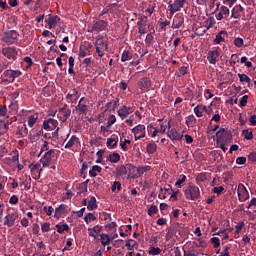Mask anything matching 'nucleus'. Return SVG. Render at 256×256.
Wrapping results in <instances>:
<instances>
[{"mask_svg": "<svg viewBox=\"0 0 256 256\" xmlns=\"http://www.w3.org/2000/svg\"><path fill=\"white\" fill-rule=\"evenodd\" d=\"M95 49H96V53L100 57H104L105 53H107L109 46L107 44V41H105V38H103V36H98V38L96 39Z\"/></svg>", "mask_w": 256, "mask_h": 256, "instance_id": "nucleus-1", "label": "nucleus"}, {"mask_svg": "<svg viewBox=\"0 0 256 256\" xmlns=\"http://www.w3.org/2000/svg\"><path fill=\"white\" fill-rule=\"evenodd\" d=\"M186 199H189L190 201H195L201 197V190H199V187L195 185H189L187 189L184 191Z\"/></svg>", "mask_w": 256, "mask_h": 256, "instance_id": "nucleus-2", "label": "nucleus"}, {"mask_svg": "<svg viewBox=\"0 0 256 256\" xmlns=\"http://www.w3.org/2000/svg\"><path fill=\"white\" fill-rule=\"evenodd\" d=\"M19 219V214L13 210H8L4 220H3V225L5 227H14L15 226V221Z\"/></svg>", "mask_w": 256, "mask_h": 256, "instance_id": "nucleus-3", "label": "nucleus"}, {"mask_svg": "<svg viewBox=\"0 0 256 256\" xmlns=\"http://www.w3.org/2000/svg\"><path fill=\"white\" fill-rule=\"evenodd\" d=\"M131 132L134 135L135 141H139V139L145 138V135H146L145 125L138 124L137 126L132 128Z\"/></svg>", "mask_w": 256, "mask_h": 256, "instance_id": "nucleus-4", "label": "nucleus"}, {"mask_svg": "<svg viewBox=\"0 0 256 256\" xmlns=\"http://www.w3.org/2000/svg\"><path fill=\"white\" fill-rule=\"evenodd\" d=\"M237 195L241 203H245L249 199V191L244 184H238Z\"/></svg>", "mask_w": 256, "mask_h": 256, "instance_id": "nucleus-5", "label": "nucleus"}, {"mask_svg": "<svg viewBox=\"0 0 256 256\" xmlns=\"http://www.w3.org/2000/svg\"><path fill=\"white\" fill-rule=\"evenodd\" d=\"M53 157H55V150L50 149L45 152L44 156L40 159L42 167H49L51 165V161H53Z\"/></svg>", "mask_w": 256, "mask_h": 256, "instance_id": "nucleus-6", "label": "nucleus"}, {"mask_svg": "<svg viewBox=\"0 0 256 256\" xmlns=\"http://www.w3.org/2000/svg\"><path fill=\"white\" fill-rule=\"evenodd\" d=\"M187 0H174L172 4L169 5L170 7V15H175L178 11H181L183 7H185V3Z\"/></svg>", "mask_w": 256, "mask_h": 256, "instance_id": "nucleus-7", "label": "nucleus"}, {"mask_svg": "<svg viewBox=\"0 0 256 256\" xmlns=\"http://www.w3.org/2000/svg\"><path fill=\"white\" fill-rule=\"evenodd\" d=\"M168 129L167 137H169L171 141H181V139H183V134L177 132L175 128L171 129V122H168Z\"/></svg>", "mask_w": 256, "mask_h": 256, "instance_id": "nucleus-8", "label": "nucleus"}, {"mask_svg": "<svg viewBox=\"0 0 256 256\" xmlns=\"http://www.w3.org/2000/svg\"><path fill=\"white\" fill-rule=\"evenodd\" d=\"M2 54L4 57H6V59L15 61V59H17L18 52L15 47H6L2 49Z\"/></svg>", "mask_w": 256, "mask_h": 256, "instance_id": "nucleus-9", "label": "nucleus"}, {"mask_svg": "<svg viewBox=\"0 0 256 256\" xmlns=\"http://www.w3.org/2000/svg\"><path fill=\"white\" fill-rule=\"evenodd\" d=\"M137 25L139 35H145L147 33V16H140Z\"/></svg>", "mask_w": 256, "mask_h": 256, "instance_id": "nucleus-10", "label": "nucleus"}, {"mask_svg": "<svg viewBox=\"0 0 256 256\" xmlns=\"http://www.w3.org/2000/svg\"><path fill=\"white\" fill-rule=\"evenodd\" d=\"M77 109L79 113H82V115H87V110L89 109V100L82 97L78 102Z\"/></svg>", "mask_w": 256, "mask_h": 256, "instance_id": "nucleus-11", "label": "nucleus"}, {"mask_svg": "<svg viewBox=\"0 0 256 256\" xmlns=\"http://www.w3.org/2000/svg\"><path fill=\"white\" fill-rule=\"evenodd\" d=\"M58 125L59 122L53 118H49L43 122V128L45 131H53L54 129H57Z\"/></svg>", "mask_w": 256, "mask_h": 256, "instance_id": "nucleus-12", "label": "nucleus"}, {"mask_svg": "<svg viewBox=\"0 0 256 256\" xmlns=\"http://www.w3.org/2000/svg\"><path fill=\"white\" fill-rule=\"evenodd\" d=\"M17 37H19V34L17 33V31L12 30L6 33L4 37V41L7 43V45H13V43L17 41Z\"/></svg>", "mask_w": 256, "mask_h": 256, "instance_id": "nucleus-13", "label": "nucleus"}, {"mask_svg": "<svg viewBox=\"0 0 256 256\" xmlns=\"http://www.w3.org/2000/svg\"><path fill=\"white\" fill-rule=\"evenodd\" d=\"M45 23H47L49 29H55V27L61 23V18L59 16L49 15V17L45 20Z\"/></svg>", "mask_w": 256, "mask_h": 256, "instance_id": "nucleus-14", "label": "nucleus"}, {"mask_svg": "<svg viewBox=\"0 0 256 256\" xmlns=\"http://www.w3.org/2000/svg\"><path fill=\"white\" fill-rule=\"evenodd\" d=\"M103 231V226L101 225H95L93 227L88 228V235L89 237H93V239H97L99 237V234Z\"/></svg>", "mask_w": 256, "mask_h": 256, "instance_id": "nucleus-15", "label": "nucleus"}, {"mask_svg": "<svg viewBox=\"0 0 256 256\" xmlns=\"http://www.w3.org/2000/svg\"><path fill=\"white\" fill-rule=\"evenodd\" d=\"M3 75L7 79H11L12 81H15V79H17V77H21L22 72H21V70H6V71H4Z\"/></svg>", "mask_w": 256, "mask_h": 256, "instance_id": "nucleus-16", "label": "nucleus"}, {"mask_svg": "<svg viewBox=\"0 0 256 256\" xmlns=\"http://www.w3.org/2000/svg\"><path fill=\"white\" fill-rule=\"evenodd\" d=\"M63 215H67V205L60 204L57 208H55L54 218L61 219Z\"/></svg>", "mask_w": 256, "mask_h": 256, "instance_id": "nucleus-17", "label": "nucleus"}, {"mask_svg": "<svg viewBox=\"0 0 256 256\" xmlns=\"http://www.w3.org/2000/svg\"><path fill=\"white\" fill-rule=\"evenodd\" d=\"M219 55L220 53L218 49L208 52L207 59L210 65H216L217 59H219Z\"/></svg>", "mask_w": 256, "mask_h": 256, "instance_id": "nucleus-18", "label": "nucleus"}, {"mask_svg": "<svg viewBox=\"0 0 256 256\" xmlns=\"http://www.w3.org/2000/svg\"><path fill=\"white\" fill-rule=\"evenodd\" d=\"M183 23H185V18L179 14L175 15L172 22V29H180Z\"/></svg>", "mask_w": 256, "mask_h": 256, "instance_id": "nucleus-19", "label": "nucleus"}, {"mask_svg": "<svg viewBox=\"0 0 256 256\" xmlns=\"http://www.w3.org/2000/svg\"><path fill=\"white\" fill-rule=\"evenodd\" d=\"M131 113H133V111H131V107L122 106L118 109V115L122 120L127 119Z\"/></svg>", "mask_w": 256, "mask_h": 256, "instance_id": "nucleus-20", "label": "nucleus"}, {"mask_svg": "<svg viewBox=\"0 0 256 256\" xmlns=\"http://www.w3.org/2000/svg\"><path fill=\"white\" fill-rule=\"evenodd\" d=\"M66 99L68 103H77V99H79V92H77V89L70 90V93L66 95Z\"/></svg>", "mask_w": 256, "mask_h": 256, "instance_id": "nucleus-21", "label": "nucleus"}, {"mask_svg": "<svg viewBox=\"0 0 256 256\" xmlns=\"http://www.w3.org/2000/svg\"><path fill=\"white\" fill-rule=\"evenodd\" d=\"M229 15V9L227 6H221L219 13L216 14L217 21H223Z\"/></svg>", "mask_w": 256, "mask_h": 256, "instance_id": "nucleus-22", "label": "nucleus"}, {"mask_svg": "<svg viewBox=\"0 0 256 256\" xmlns=\"http://www.w3.org/2000/svg\"><path fill=\"white\" fill-rule=\"evenodd\" d=\"M117 143H119V137L107 138L106 146L108 149H116Z\"/></svg>", "mask_w": 256, "mask_h": 256, "instance_id": "nucleus-23", "label": "nucleus"}, {"mask_svg": "<svg viewBox=\"0 0 256 256\" xmlns=\"http://www.w3.org/2000/svg\"><path fill=\"white\" fill-rule=\"evenodd\" d=\"M245 9L243 8V6L241 5H236L233 9H232V15L231 17H233V19H239V17H241V14L243 13Z\"/></svg>", "mask_w": 256, "mask_h": 256, "instance_id": "nucleus-24", "label": "nucleus"}, {"mask_svg": "<svg viewBox=\"0 0 256 256\" xmlns=\"http://www.w3.org/2000/svg\"><path fill=\"white\" fill-rule=\"evenodd\" d=\"M79 143V138H77L75 135H72L70 139L65 144V149H71L72 147H75Z\"/></svg>", "mask_w": 256, "mask_h": 256, "instance_id": "nucleus-25", "label": "nucleus"}, {"mask_svg": "<svg viewBox=\"0 0 256 256\" xmlns=\"http://www.w3.org/2000/svg\"><path fill=\"white\" fill-rule=\"evenodd\" d=\"M207 111V106L199 104L194 108V114L196 117H203V113Z\"/></svg>", "mask_w": 256, "mask_h": 256, "instance_id": "nucleus-26", "label": "nucleus"}, {"mask_svg": "<svg viewBox=\"0 0 256 256\" xmlns=\"http://www.w3.org/2000/svg\"><path fill=\"white\" fill-rule=\"evenodd\" d=\"M225 36H227V32L225 31H220L215 39H214V43H216V45H219L220 43H225Z\"/></svg>", "mask_w": 256, "mask_h": 256, "instance_id": "nucleus-27", "label": "nucleus"}, {"mask_svg": "<svg viewBox=\"0 0 256 256\" xmlns=\"http://www.w3.org/2000/svg\"><path fill=\"white\" fill-rule=\"evenodd\" d=\"M28 133L29 130L26 125L18 126L16 130V135H19L20 137H27Z\"/></svg>", "mask_w": 256, "mask_h": 256, "instance_id": "nucleus-28", "label": "nucleus"}, {"mask_svg": "<svg viewBox=\"0 0 256 256\" xmlns=\"http://www.w3.org/2000/svg\"><path fill=\"white\" fill-rule=\"evenodd\" d=\"M71 115V110H65V109H60L59 113H58V117H60V119L62 121H67V119H69Z\"/></svg>", "mask_w": 256, "mask_h": 256, "instance_id": "nucleus-29", "label": "nucleus"}, {"mask_svg": "<svg viewBox=\"0 0 256 256\" xmlns=\"http://www.w3.org/2000/svg\"><path fill=\"white\" fill-rule=\"evenodd\" d=\"M29 169L31 173H35V171H38V177H41V173L43 172V168H41V163L30 164Z\"/></svg>", "mask_w": 256, "mask_h": 256, "instance_id": "nucleus-30", "label": "nucleus"}, {"mask_svg": "<svg viewBox=\"0 0 256 256\" xmlns=\"http://www.w3.org/2000/svg\"><path fill=\"white\" fill-rule=\"evenodd\" d=\"M100 241H101V244L103 245V247H105V246L109 245V243H111V241H113V240L111 239L109 234L102 233L100 235Z\"/></svg>", "mask_w": 256, "mask_h": 256, "instance_id": "nucleus-31", "label": "nucleus"}, {"mask_svg": "<svg viewBox=\"0 0 256 256\" xmlns=\"http://www.w3.org/2000/svg\"><path fill=\"white\" fill-rule=\"evenodd\" d=\"M88 211H95L97 209V199L95 197H91L87 204Z\"/></svg>", "mask_w": 256, "mask_h": 256, "instance_id": "nucleus-32", "label": "nucleus"}, {"mask_svg": "<svg viewBox=\"0 0 256 256\" xmlns=\"http://www.w3.org/2000/svg\"><path fill=\"white\" fill-rule=\"evenodd\" d=\"M108 161H110V163H119V161H121V155L117 152L111 153L108 156Z\"/></svg>", "mask_w": 256, "mask_h": 256, "instance_id": "nucleus-33", "label": "nucleus"}, {"mask_svg": "<svg viewBox=\"0 0 256 256\" xmlns=\"http://www.w3.org/2000/svg\"><path fill=\"white\" fill-rule=\"evenodd\" d=\"M156 151H157V144H155V142L147 144L146 152L148 153V155H153L154 153H156Z\"/></svg>", "mask_w": 256, "mask_h": 256, "instance_id": "nucleus-34", "label": "nucleus"}, {"mask_svg": "<svg viewBox=\"0 0 256 256\" xmlns=\"http://www.w3.org/2000/svg\"><path fill=\"white\" fill-rule=\"evenodd\" d=\"M139 86L140 88L143 89H149L151 87V80H149V78H143L140 82H139Z\"/></svg>", "mask_w": 256, "mask_h": 256, "instance_id": "nucleus-35", "label": "nucleus"}, {"mask_svg": "<svg viewBox=\"0 0 256 256\" xmlns=\"http://www.w3.org/2000/svg\"><path fill=\"white\" fill-rule=\"evenodd\" d=\"M105 27H107V22L103 20H100L94 24V29H96L97 31H103Z\"/></svg>", "mask_w": 256, "mask_h": 256, "instance_id": "nucleus-36", "label": "nucleus"}, {"mask_svg": "<svg viewBox=\"0 0 256 256\" xmlns=\"http://www.w3.org/2000/svg\"><path fill=\"white\" fill-rule=\"evenodd\" d=\"M167 127H168V125L167 126H165V125H161L160 126V129H157V128H153L154 129V131H153V133H152V137H157V134L158 133H165V131H167Z\"/></svg>", "mask_w": 256, "mask_h": 256, "instance_id": "nucleus-37", "label": "nucleus"}, {"mask_svg": "<svg viewBox=\"0 0 256 256\" xmlns=\"http://www.w3.org/2000/svg\"><path fill=\"white\" fill-rule=\"evenodd\" d=\"M97 173H101V167L98 165H95L89 171V175H90V177H97Z\"/></svg>", "mask_w": 256, "mask_h": 256, "instance_id": "nucleus-38", "label": "nucleus"}, {"mask_svg": "<svg viewBox=\"0 0 256 256\" xmlns=\"http://www.w3.org/2000/svg\"><path fill=\"white\" fill-rule=\"evenodd\" d=\"M135 245H137L135 240L129 239L126 241L125 247L127 248V251H133V249H135Z\"/></svg>", "mask_w": 256, "mask_h": 256, "instance_id": "nucleus-39", "label": "nucleus"}, {"mask_svg": "<svg viewBox=\"0 0 256 256\" xmlns=\"http://www.w3.org/2000/svg\"><path fill=\"white\" fill-rule=\"evenodd\" d=\"M147 171H151V166H142L138 168V173L136 174V177H141L144 173H147Z\"/></svg>", "mask_w": 256, "mask_h": 256, "instance_id": "nucleus-40", "label": "nucleus"}, {"mask_svg": "<svg viewBox=\"0 0 256 256\" xmlns=\"http://www.w3.org/2000/svg\"><path fill=\"white\" fill-rule=\"evenodd\" d=\"M214 25H215V18L208 17L205 20V27H206V29H211V28H213Z\"/></svg>", "mask_w": 256, "mask_h": 256, "instance_id": "nucleus-41", "label": "nucleus"}, {"mask_svg": "<svg viewBox=\"0 0 256 256\" xmlns=\"http://www.w3.org/2000/svg\"><path fill=\"white\" fill-rule=\"evenodd\" d=\"M225 133H227L225 128H221L219 131H217L216 132L217 141H223V138L225 137Z\"/></svg>", "mask_w": 256, "mask_h": 256, "instance_id": "nucleus-42", "label": "nucleus"}, {"mask_svg": "<svg viewBox=\"0 0 256 256\" xmlns=\"http://www.w3.org/2000/svg\"><path fill=\"white\" fill-rule=\"evenodd\" d=\"M132 58H133V56L131 55V53L129 51H124L122 53L121 61H122V63H125V61H131Z\"/></svg>", "mask_w": 256, "mask_h": 256, "instance_id": "nucleus-43", "label": "nucleus"}, {"mask_svg": "<svg viewBox=\"0 0 256 256\" xmlns=\"http://www.w3.org/2000/svg\"><path fill=\"white\" fill-rule=\"evenodd\" d=\"M97 219V217L95 216V214L93 213H88L85 217H84V221L87 225H89V223H91V221H95Z\"/></svg>", "mask_w": 256, "mask_h": 256, "instance_id": "nucleus-44", "label": "nucleus"}, {"mask_svg": "<svg viewBox=\"0 0 256 256\" xmlns=\"http://www.w3.org/2000/svg\"><path fill=\"white\" fill-rule=\"evenodd\" d=\"M155 7H157V4L155 3H150L146 9V13H148L149 17L155 13Z\"/></svg>", "mask_w": 256, "mask_h": 256, "instance_id": "nucleus-45", "label": "nucleus"}, {"mask_svg": "<svg viewBox=\"0 0 256 256\" xmlns=\"http://www.w3.org/2000/svg\"><path fill=\"white\" fill-rule=\"evenodd\" d=\"M39 119V116L33 115L28 117V127H33L35 123H37V120Z\"/></svg>", "mask_w": 256, "mask_h": 256, "instance_id": "nucleus-46", "label": "nucleus"}, {"mask_svg": "<svg viewBox=\"0 0 256 256\" xmlns=\"http://www.w3.org/2000/svg\"><path fill=\"white\" fill-rule=\"evenodd\" d=\"M238 77L241 81V83H251V78H249V76H247V74H238Z\"/></svg>", "mask_w": 256, "mask_h": 256, "instance_id": "nucleus-47", "label": "nucleus"}, {"mask_svg": "<svg viewBox=\"0 0 256 256\" xmlns=\"http://www.w3.org/2000/svg\"><path fill=\"white\" fill-rule=\"evenodd\" d=\"M138 171H139V168L131 167L130 176L132 177V179H139V177H141V176H137V173H139Z\"/></svg>", "mask_w": 256, "mask_h": 256, "instance_id": "nucleus-48", "label": "nucleus"}, {"mask_svg": "<svg viewBox=\"0 0 256 256\" xmlns=\"http://www.w3.org/2000/svg\"><path fill=\"white\" fill-rule=\"evenodd\" d=\"M56 229L58 233H63V231H69V225L63 224V225H56Z\"/></svg>", "mask_w": 256, "mask_h": 256, "instance_id": "nucleus-49", "label": "nucleus"}, {"mask_svg": "<svg viewBox=\"0 0 256 256\" xmlns=\"http://www.w3.org/2000/svg\"><path fill=\"white\" fill-rule=\"evenodd\" d=\"M242 134L245 137V139H247V141H251V139H253V132L252 131L243 130Z\"/></svg>", "mask_w": 256, "mask_h": 256, "instance_id": "nucleus-50", "label": "nucleus"}, {"mask_svg": "<svg viewBox=\"0 0 256 256\" xmlns=\"http://www.w3.org/2000/svg\"><path fill=\"white\" fill-rule=\"evenodd\" d=\"M244 43H245V41L243 40V38L238 37V38L234 39L235 47L241 48V47H243Z\"/></svg>", "mask_w": 256, "mask_h": 256, "instance_id": "nucleus-51", "label": "nucleus"}, {"mask_svg": "<svg viewBox=\"0 0 256 256\" xmlns=\"http://www.w3.org/2000/svg\"><path fill=\"white\" fill-rule=\"evenodd\" d=\"M9 108L11 111H18L19 110V102L17 100H12Z\"/></svg>", "mask_w": 256, "mask_h": 256, "instance_id": "nucleus-52", "label": "nucleus"}, {"mask_svg": "<svg viewBox=\"0 0 256 256\" xmlns=\"http://www.w3.org/2000/svg\"><path fill=\"white\" fill-rule=\"evenodd\" d=\"M116 122H117V118L115 117V115H110L107 119V125H109L110 127L112 125H115Z\"/></svg>", "mask_w": 256, "mask_h": 256, "instance_id": "nucleus-53", "label": "nucleus"}, {"mask_svg": "<svg viewBox=\"0 0 256 256\" xmlns=\"http://www.w3.org/2000/svg\"><path fill=\"white\" fill-rule=\"evenodd\" d=\"M121 191V182L119 181H115L113 183V185L111 186V191L115 192V191Z\"/></svg>", "mask_w": 256, "mask_h": 256, "instance_id": "nucleus-54", "label": "nucleus"}, {"mask_svg": "<svg viewBox=\"0 0 256 256\" xmlns=\"http://www.w3.org/2000/svg\"><path fill=\"white\" fill-rule=\"evenodd\" d=\"M157 211H159V209H157V206L153 205L148 209V215L150 217H153V215H155Z\"/></svg>", "mask_w": 256, "mask_h": 256, "instance_id": "nucleus-55", "label": "nucleus"}, {"mask_svg": "<svg viewBox=\"0 0 256 256\" xmlns=\"http://www.w3.org/2000/svg\"><path fill=\"white\" fill-rule=\"evenodd\" d=\"M197 183H203V181H207V176L203 173H200L196 177Z\"/></svg>", "mask_w": 256, "mask_h": 256, "instance_id": "nucleus-56", "label": "nucleus"}, {"mask_svg": "<svg viewBox=\"0 0 256 256\" xmlns=\"http://www.w3.org/2000/svg\"><path fill=\"white\" fill-rule=\"evenodd\" d=\"M110 129H111V126L108 124L106 126H101L100 133H102L105 136V135H107V133H109Z\"/></svg>", "mask_w": 256, "mask_h": 256, "instance_id": "nucleus-57", "label": "nucleus"}, {"mask_svg": "<svg viewBox=\"0 0 256 256\" xmlns=\"http://www.w3.org/2000/svg\"><path fill=\"white\" fill-rule=\"evenodd\" d=\"M211 243H213L215 249L221 246V241L219 240L218 237L211 238Z\"/></svg>", "mask_w": 256, "mask_h": 256, "instance_id": "nucleus-58", "label": "nucleus"}, {"mask_svg": "<svg viewBox=\"0 0 256 256\" xmlns=\"http://www.w3.org/2000/svg\"><path fill=\"white\" fill-rule=\"evenodd\" d=\"M10 205H17L19 203V197L17 195H12L9 199Z\"/></svg>", "mask_w": 256, "mask_h": 256, "instance_id": "nucleus-59", "label": "nucleus"}, {"mask_svg": "<svg viewBox=\"0 0 256 256\" xmlns=\"http://www.w3.org/2000/svg\"><path fill=\"white\" fill-rule=\"evenodd\" d=\"M115 228H117L116 222H110L105 225V229H107V231H113V229H115Z\"/></svg>", "mask_w": 256, "mask_h": 256, "instance_id": "nucleus-60", "label": "nucleus"}, {"mask_svg": "<svg viewBox=\"0 0 256 256\" xmlns=\"http://www.w3.org/2000/svg\"><path fill=\"white\" fill-rule=\"evenodd\" d=\"M245 226V223L240 222L235 226V235H239V233H241V229H243V227Z\"/></svg>", "mask_w": 256, "mask_h": 256, "instance_id": "nucleus-61", "label": "nucleus"}, {"mask_svg": "<svg viewBox=\"0 0 256 256\" xmlns=\"http://www.w3.org/2000/svg\"><path fill=\"white\" fill-rule=\"evenodd\" d=\"M44 211L46 213V215H48V217H51V215H53V211H55V209L53 208V206H45L44 207Z\"/></svg>", "mask_w": 256, "mask_h": 256, "instance_id": "nucleus-62", "label": "nucleus"}, {"mask_svg": "<svg viewBox=\"0 0 256 256\" xmlns=\"http://www.w3.org/2000/svg\"><path fill=\"white\" fill-rule=\"evenodd\" d=\"M161 253V248L152 247L149 250V255H159Z\"/></svg>", "mask_w": 256, "mask_h": 256, "instance_id": "nucleus-63", "label": "nucleus"}, {"mask_svg": "<svg viewBox=\"0 0 256 256\" xmlns=\"http://www.w3.org/2000/svg\"><path fill=\"white\" fill-rule=\"evenodd\" d=\"M240 63H244L248 68L253 67V63L251 61H247V57H242Z\"/></svg>", "mask_w": 256, "mask_h": 256, "instance_id": "nucleus-64", "label": "nucleus"}]
</instances>
